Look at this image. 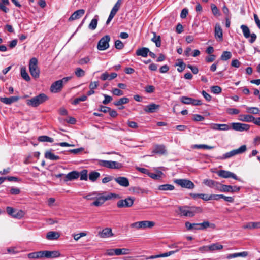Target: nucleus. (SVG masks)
<instances>
[{
    "mask_svg": "<svg viewBox=\"0 0 260 260\" xmlns=\"http://www.w3.org/2000/svg\"><path fill=\"white\" fill-rule=\"evenodd\" d=\"M202 212V209L198 207L179 206L176 212L180 216L192 217L197 213Z\"/></svg>",
    "mask_w": 260,
    "mask_h": 260,
    "instance_id": "1",
    "label": "nucleus"
},
{
    "mask_svg": "<svg viewBox=\"0 0 260 260\" xmlns=\"http://www.w3.org/2000/svg\"><path fill=\"white\" fill-rule=\"evenodd\" d=\"M48 99V96L44 93H41L35 97L26 100L27 105L36 107L43 104Z\"/></svg>",
    "mask_w": 260,
    "mask_h": 260,
    "instance_id": "2",
    "label": "nucleus"
},
{
    "mask_svg": "<svg viewBox=\"0 0 260 260\" xmlns=\"http://www.w3.org/2000/svg\"><path fill=\"white\" fill-rule=\"evenodd\" d=\"M113 198H119L120 197L118 194L113 193H110L107 196H103L100 193V195L98 196L97 198L95 199V201L91 204V205L96 207L101 206L106 201L111 200Z\"/></svg>",
    "mask_w": 260,
    "mask_h": 260,
    "instance_id": "3",
    "label": "nucleus"
},
{
    "mask_svg": "<svg viewBox=\"0 0 260 260\" xmlns=\"http://www.w3.org/2000/svg\"><path fill=\"white\" fill-rule=\"evenodd\" d=\"M29 70L31 75L34 78H38L40 76V70L38 66V60L36 58H31L29 62Z\"/></svg>",
    "mask_w": 260,
    "mask_h": 260,
    "instance_id": "4",
    "label": "nucleus"
},
{
    "mask_svg": "<svg viewBox=\"0 0 260 260\" xmlns=\"http://www.w3.org/2000/svg\"><path fill=\"white\" fill-rule=\"evenodd\" d=\"M155 223L151 221H142L134 222L131 224V227L137 229H145L146 228H151L155 225Z\"/></svg>",
    "mask_w": 260,
    "mask_h": 260,
    "instance_id": "5",
    "label": "nucleus"
},
{
    "mask_svg": "<svg viewBox=\"0 0 260 260\" xmlns=\"http://www.w3.org/2000/svg\"><path fill=\"white\" fill-rule=\"evenodd\" d=\"M110 41V37L108 35H106L103 37L99 41L97 45V48L99 50L103 51L105 50L109 47V42Z\"/></svg>",
    "mask_w": 260,
    "mask_h": 260,
    "instance_id": "6",
    "label": "nucleus"
},
{
    "mask_svg": "<svg viewBox=\"0 0 260 260\" xmlns=\"http://www.w3.org/2000/svg\"><path fill=\"white\" fill-rule=\"evenodd\" d=\"M7 213L12 217L17 219L22 218L25 215V213L22 210H17L11 207L6 208Z\"/></svg>",
    "mask_w": 260,
    "mask_h": 260,
    "instance_id": "7",
    "label": "nucleus"
},
{
    "mask_svg": "<svg viewBox=\"0 0 260 260\" xmlns=\"http://www.w3.org/2000/svg\"><path fill=\"white\" fill-rule=\"evenodd\" d=\"M174 182L176 183L177 185L182 187V188L191 189H193L195 187L194 183L190 180L187 179H176L175 180H174Z\"/></svg>",
    "mask_w": 260,
    "mask_h": 260,
    "instance_id": "8",
    "label": "nucleus"
},
{
    "mask_svg": "<svg viewBox=\"0 0 260 260\" xmlns=\"http://www.w3.org/2000/svg\"><path fill=\"white\" fill-rule=\"evenodd\" d=\"M135 201L134 198L129 197L124 200H120L117 203V206L118 208H129L132 207Z\"/></svg>",
    "mask_w": 260,
    "mask_h": 260,
    "instance_id": "9",
    "label": "nucleus"
},
{
    "mask_svg": "<svg viewBox=\"0 0 260 260\" xmlns=\"http://www.w3.org/2000/svg\"><path fill=\"white\" fill-rule=\"evenodd\" d=\"M241 28L242 30L243 35L245 38L248 39L250 37L249 42L250 43H253L256 39L257 36L254 33L250 34L249 28L245 25H242Z\"/></svg>",
    "mask_w": 260,
    "mask_h": 260,
    "instance_id": "10",
    "label": "nucleus"
},
{
    "mask_svg": "<svg viewBox=\"0 0 260 260\" xmlns=\"http://www.w3.org/2000/svg\"><path fill=\"white\" fill-rule=\"evenodd\" d=\"M232 128L236 131H247L250 128V125L245 123L233 122L231 123Z\"/></svg>",
    "mask_w": 260,
    "mask_h": 260,
    "instance_id": "11",
    "label": "nucleus"
},
{
    "mask_svg": "<svg viewBox=\"0 0 260 260\" xmlns=\"http://www.w3.org/2000/svg\"><path fill=\"white\" fill-rule=\"evenodd\" d=\"M246 150V147H239L238 149L233 150L230 152L226 153L220 159H226L230 158L237 154L242 153Z\"/></svg>",
    "mask_w": 260,
    "mask_h": 260,
    "instance_id": "12",
    "label": "nucleus"
},
{
    "mask_svg": "<svg viewBox=\"0 0 260 260\" xmlns=\"http://www.w3.org/2000/svg\"><path fill=\"white\" fill-rule=\"evenodd\" d=\"M160 108V105L151 103L145 106L144 110L146 113H152L157 112Z\"/></svg>",
    "mask_w": 260,
    "mask_h": 260,
    "instance_id": "13",
    "label": "nucleus"
},
{
    "mask_svg": "<svg viewBox=\"0 0 260 260\" xmlns=\"http://www.w3.org/2000/svg\"><path fill=\"white\" fill-rule=\"evenodd\" d=\"M218 175H219V176L224 178H232L237 180H239L236 174L228 171L222 170H220L218 172Z\"/></svg>",
    "mask_w": 260,
    "mask_h": 260,
    "instance_id": "14",
    "label": "nucleus"
},
{
    "mask_svg": "<svg viewBox=\"0 0 260 260\" xmlns=\"http://www.w3.org/2000/svg\"><path fill=\"white\" fill-rule=\"evenodd\" d=\"M85 10L79 9L75 11L68 19L69 21H72L80 18L85 13Z\"/></svg>",
    "mask_w": 260,
    "mask_h": 260,
    "instance_id": "15",
    "label": "nucleus"
},
{
    "mask_svg": "<svg viewBox=\"0 0 260 260\" xmlns=\"http://www.w3.org/2000/svg\"><path fill=\"white\" fill-rule=\"evenodd\" d=\"M215 37L219 41L223 40L222 29L219 23H216L215 26Z\"/></svg>",
    "mask_w": 260,
    "mask_h": 260,
    "instance_id": "16",
    "label": "nucleus"
},
{
    "mask_svg": "<svg viewBox=\"0 0 260 260\" xmlns=\"http://www.w3.org/2000/svg\"><path fill=\"white\" fill-rule=\"evenodd\" d=\"M114 180L120 186L128 187L129 185L128 179L125 177H118L114 178Z\"/></svg>",
    "mask_w": 260,
    "mask_h": 260,
    "instance_id": "17",
    "label": "nucleus"
},
{
    "mask_svg": "<svg viewBox=\"0 0 260 260\" xmlns=\"http://www.w3.org/2000/svg\"><path fill=\"white\" fill-rule=\"evenodd\" d=\"M80 176V174L78 172L76 171H73L70 173H69L68 174H67L65 176L64 181L65 182H67L68 181H71L74 179H76L78 178V177Z\"/></svg>",
    "mask_w": 260,
    "mask_h": 260,
    "instance_id": "18",
    "label": "nucleus"
},
{
    "mask_svg": "<svg viewBox=\"0 0 260 260\" xmlns=\"http://www.w3.org/2000/svg\"><path fill=\"white\" fill-rule=\"evenodd\" d=\"M62 87L61 83L58 80L52 84L50 87V91L53 93H57L61 91Z\"/></svg>",
    "mask_w": 260,
    "mask_h": 260,
    "instance_id": "19",
    "label": "nucleus"
},
{
    "mask_svg": "<svg viewBox=\"0 0 260 260\" xmlns=\"http://www.w3.org/2000/svg\"><path fill=\"white\" fill-rule=\"evenodd\" d=\"M19 99L18 96H11L9 98H0V101L7 105H11L13 103L17 102Z\"/></svg>",
    "mask_w": 260,
    "mask_h": 260,
    "instance_id": "20",
    "label": "nucleus"
},
{
    "mask_svg": "<svg viewBox=\"0 0 260 260\" xmlns=\"http://www.w3.org/2000/svg\"><path fill=\"white\" fill-rule=\"evenodd\" d=\"M149 52V49L146 47H142L138 48L136 51L137 56H142L143 57H146Z\"/></svg>",
    "mask_w": 260,
    "mask_h": 260,
    "instance_id": "21",
    "label": "nucleus"
},
{
    "mask_svg": "<svg viewBox=\"0 0 260 260\" xmlns=\"http://www.w3.org/2000/svg\"><path fill=\"white\" fill-rule=\"evenodd\" d=\"M117 76V74L115 73H112L109 74L107 72H105L101 75L100 79L103 81L106 80H111L115 78Z\"/></svg>",
    "mask_w": 260,
    "mask_h": 260,
    "instance_id": "22",
    "label": "nucleus"
},
{
    "mask_svg": "<svg viewBox=\"0 0 260 260\" xmlns=\"http://www.w3.org/2000/svg\"><path fill=\"white\" fill-rule=\"evenodd\" d=\"M99 235L101 238H108L113 235L112 229L109 228L103 229L101 232L99 233Z\"/></svg>",
    "mask_w": 260,
    "mask_h": 260,
    "instance_id": "23",
    "label": "nucleus"
},
{
    "mask_svg": "<svg viewBox=\"0 0 260 260\" xmlns=\"http://www.w3.org/2000/svg\"><path fill=\"white\" fill-rule=\"evenodd\" d=\"M198 230H203L209 227H210L212 229H215L216 225L214 223H210L208 221H205L202 223H198Z\"/></svg>",
    "mask_w": 260,
    "mask_h": 260,
    "instance_id": "24",
    "label": "nucleus"
},
{
    "mask_svg": "<svg viewBox=\"0 0 260 260\" xmlns=\"http://www.w3.org/2000/svg\"><path fill=\"white\" fill-rule=\"evenodd\" d=\"M60 236V234L57 232L50 231L47 233L46 238L49 240L57 239Z\"/></svg>",
    "mask_w": 260,
    "mask_h": 260,
    "instance_id": "25",
    "label": "nucleus"
},
{
    "mask_svg": "<svg viewBox=\"0 0 260 260\" xmlns=\"http://www.w3.org/2000/svg\"><path fill=\"white\" fill-rule=\"evenodd\" d=\"M243 229H259L260 228V222H251L243 226Z\"/></svg>",
    "mask_w": 260,
    "mask_h": 260,
    "instance_id": "26",
    "label": "nucleus"
},
{
    "mask_svg": "<svg viewBox=\"0 0 260 260\" xmlns=\"http://www.w3.org/2000/svg\"><path fill=\"white\" fill-rule=\"evenodd\" d=\"M131 250L127 248L115 249L116 255H127L131 253Z\"/></svg>",
    "mask_w": 260,
    "mask_h": 260,
    "instance_id": "27",
    "label": "nucleus"
},
{
    "mask_svg": "<svg viewBox=\"0 0 260 260\" xmlns=\"http://www.w3.org/2000/svg\"><path fill=\"white\" fill-rule=\"evenodd\" d=\"M248 253L247 252L243 251L242 252L235 253H233V254H229L226 257L228 259H231V258H236L237 257H246L248 255Z\"/></svg>",
    "mask_w": 260,
    "mask_h": 260,
    "instance_id": "28",
    "label": "nucleus"
},
{
    "mask_svg": "<svg viewBox=\"0 0 260 260\" xmlns=\"http://www.w3.org/2000/svg\"><path fill=\"white\" fill-rule=\"evenodd\" d=\"M20 74L22 78L26 81L29 82L30 80V77L26 72L25 67H22L20 69Z\"/></svg>",
    "mask_w": 260,
    "mask_h": 260,
    "instance_id": "29",
    "label": "nucleus"
},
{
    "mask_svg": "<svg viewBox=\"0 0 260 260\" xmlns=\"http://www.w3.org/2000/svg\"><path fill=\"white\" fill-rule=\"evenodd\" d=\"M239 120L242 121L250 122L254 120V117L250 115H240Z\"/></svg>",
    "mask_w": 260,
    "mask_h": 260,
    "instance_id": "30",
    "label": "nucleus"
},
{
    "mask_svg": "<svg viewBox=\"0 0 260 260\" xmlns=\"http://www.w3.org/2000/svg\"><path fill=\"white\" fill-rule=\"evenodd\" d=\"M45 157L51 160H57L60 159L58 156L55 155L50 151H47L45 153Z\"/></svg>",
    "mask_w": 260,
    "mask_h": 260,
    "instance_id": "31",
    "label": "nucleus"
},
{
    "mask_svg": "<svg viewBox=\"0 0 260 260\" xmlns=\"http://www.w3.org/2000/svg\"><path fill=\"white\" fill-rule=\"evenodd\" d=\"M129 102V100L128 98L126 97H123L119 99L118 100L115 101L113 102V104L115 106H121L123 104H125L128 103Z\"/></svg>",
    "mask_w": 260,
    "mask_h": 260,
    "instance_id": "32",
    "label": "nucleus"
},
{
    "mask_svg": "<svg viewBox=\"0 0 260 260\" xmlns=\"http://www.w3.org/2000/svg\"><path fill=\"white\" fill-rule=\"evenodd\" d=\"M152 152L159 156L166 155L167 153V150L165 149V147H155Z\"/></svg>",
    "mask_w": 260,
    "mask_h": 260,
    "instance_id": "33",
    "label": "nucleus"
},
{
    "mask_svg": "<svg viewBox=\"0 0 260 260\" xmlns=\"http://www.w3.org/2000/svg\"><path fill=\"white\" fill-rule=\"evenodd\" d=\"M174 186L171 184H163L158 186V189L161 191L173 190L174 189Z\"/></svg>",
    "mask_w": 260,
    "mask_h": 260,
    "instance_id": "34",
    "label": "nucleus"
},
{
    "mask_svg": "<svg viewBox=\"0 0 260 260\" xmlns=\"http://www.w3.org/2000/svg\"><path fill=\"white\" fill-rule=\"evenodd\" d=\"M9 0H2V2H0V10L7 13L9 10L6 6L9 5Z\"/></svg>",
    "mask_w": 260,
    "mask_h": 260,
    "instance_id": "35",
    "label": "nucleus"
},
{
    "mask_svg": "<svg viewBox=\"0 0 260 260\" xmlns=\"http://www.w3.org/2000/svg\"><path fill=\"white\" fill-rule=\"evenodd\" d=\"M98 22V16L95 15L94 18L92 19L88 26L89 29L91 30H94L97 26Z\"/></svg>",
    "mask_w": 260,
    "mask_h": 260,
    "instance_id": "36",
    "label": "nucleus"
},
{
    "mask_svg": "<svg viewBox=\"0 0 260 260\" xmlns=\"http://www.w3.org/2000/svg\"><path fill=\"white\" fill-rule=\"evenodd\" d=\"M100 176V174L96 171H91L89 174V179L92 182L95 181Z\"/></svg>",
    "mask_w": 260,
    "mask_h": 260,
    "instance_id": "37",
    "label": "nucleus"
},
{
    "mask_svg": "<svg viewBox=\"0 0 260 260\" xmlns=\"http://www.w3.org/2000/svg\"><path fill=\"white\" fill-rule=\"evenodd\" d=\"M190 196L193 199H196L197 198H201L202 199L205 200V201H208L209 199L208 196L206 194L204 193H200V194H196V193H190Z\"/></svg>",
    "mask_w": 260,
    "mask_h": 260,
    "instance_id": "38",
    "label": "nucleus"
},
{
    "mask_svg": "<svg viewBox=\"0 0 260 260\" xmlns=\"http://www.w3.org/2000/svg\"><path fill=\"white\" fill-rule=\"evenodd\" d=\"M154 36L151 41L155 43L156 46L159 47L161 46V39L160 36H157L155 32H153Z\"/></svg>",
    "mask_w": 260,
    "mask_h": 260,
    "instance_id": "39",
    "label": "nucleus"
},
{
    "mask_svg": "<svg viewBox=\"0 0 260 260\" xmlns=\"http://www.w3.org/2000/svg\"><path fill=\"white\" fill-rule=\"evenodd\" d=\"M60 253L58 251H48V258H53L59 257Z\"/></svg>",
    "mask_w": 260,
    "mask_h": 260,
    "instance_id": "40",
    "label": "nucleus"
},
{
    "mask_svg": "<svg viewBox=\"0 0 260 260\" xmlns=\"http://www.w3.org/2000/svg\"><path fill=\"white\" fill-rule=\"evenodd\" d=\"M185 227L187 230H198V223H191L187 221L185 222Z\"/></svg>",
    "mask_w": 260,
    "mask_h": 260,
    "instance_id": "41",
    "label": "nucleus"
},
{
    "mask_svg": "<svg viewBox=\"0 0 260 260\" xmlns=\"http://www.w3.org/2000/svg\"><path fill=\"white\" fill-rule=\"evenodd\" d=\"M209 251H214L221 250L223 248V246L219 243H215L209 245Z\"/></svg>",
    "mask_w": 260,
    "mask_h": 260,
    "instance_id": "42",
    "label": "nucleus"
},
{
    "mask_svg": "<svg viewBox=\"0 0 260 260\" xmlns=\"http://www.w3.org/2000/svg\"><path fill=\"white\" fill-rule=\"evenodd\" d=\"M232 57V54L230 51H224L220 56L222 60L226 61L230 59Z\"/></svg>",
    "mask_w": 260,
    "mask_h": 260,
    "instance_id": "43",
    "label": "nucleus"
},
{
    "mask_svg": "<svg viewBox=\"0 0 260 260\" xmlns=\"http://www.w3.org/2000/svg\"><path fill=\"white\" fill-rule=\"evenodd\" d=\"M100 193L98 192H93L83 197L84 199L88 200H95Z\"/></svg>",
    "mask_w": 260,
    "mask_h": 260,
    "instance_id": "44",
    "label": "nucleus"
},
{
    "mask_svg": "<svg viewBox=\"0 0 260 260\" xmlns=\"http://www.w3.org/2000/svg\"><path fill=\"white\" fill-rule=\"evenodd\" d=\"M38 141L40 142H53V139L47 136H41L38 137Z\"/></svg>",
    "mask_w": 260,
    "mask_h": 260,
    "instance_id": "45",
    "label": "nucleus"
},
{
    "mask_svg": "<svg viewBox=\"0 0 260 260\" xmlns=\"http://www.w3.org/2000/svg\"><path fill=\"white\" fill-rule=\"evenodd\" d=\"M75 74L78 77H81L85 75V72L81 68H77L75 71Z\"/></svg>",
    "mask_w": 260,
    "mask_h": 260,
    "instance_id": "46",
    "label": "nucleus"
},
{
    "mask_svg": "<svg viewBox=\"0 0 260 260\" xmlns=\"http://www.w3.org/2000/svg\"><path fill=\"white\" fill-rule=\"evenodd\" d=\"M211 91L214 94H218L221 92L222 89L219 86H213L211 87Z\"/></svg>",
    "mask_w": 260,
    "mask_h": 260,
    "instance_id": "47",
    "label": "nucleus"
},
{
    "mask_svg": "<svg viewBox=\"0 0 260 260\" xmlns=\"http://www.w3.org/2000/svg\"><path fill=\"white\" fill-rule=\"evenodd\" d=\"M80 175L81 180H87L88 179V171L87 170H83L79 173Z\"/></svg>",
    "mask_w": 260,
    "mask_h": 260,
    "instance_id": "48",
    "label": "nucleus"
},
{
    "mask_svg": "<svg viewBox=\"0 0 260 260\" xmlns=\"http://www.w3.org/2000/svg\"><path fill=\"white\" fill-rule=\"evenodd\" d=\"M89 61L90 58L88 56H86L79 59L77 62L80 65H84L88 63Z\"/></svg>",
    "mask_w": 260,
    "mask_h": 260,
    "instance_id": "49",
    "label": "nucleus"
},
{
    "mask_svg": "<svg viewBox=\"0 0 260 260\" xmlns=\"http://www.w3.org/2000/svg\"><path fill=\"white\" fill-rule=\"evenodd\" d=\"M211 8L212 10V13L214 16L220 15L219 10H218V9L215 4H212L211 5Z\"/></svg>",
    "mask_w": 260,
    "mask_h": 260,
    "instance_id": "50",
    "label": "nucleus"
},
{
    "mask_svg": "<svg viewBox=\"0 0 260 260\" xmlns=\"http://www.w3.org/2000/svg\"><path fill=\"white\" fill-rule=\"evenodd\" d=\"M115 47L118 50H121L124 48L123 43L119 40H117L115 41L114 43Z\"/></svg>",
    "mask_w": 260,
    "mask_h": 260,
    "instance_id": "51",
    "label": "nucleus"
},
{
    "mask_svg": "<svg viewBox=\"0 0 260 260\" xmlns=\"http://www.w3.org/2000/svg\"><path fill=\"white\" fill-rule=\"evenodd\" d=\"M191 98L187 97V96H182L180 98V101L182 103L185 104H191V102L192 101Z\"/></svg>",
    "mask_w": 260,
    "mask_h": 260,
    "instance_id": "52",
    "label": "nucleus"
},
{
    "mask_svg": "<svg viewBox=\"0 0 260 260\" xmlns=\"http://www.w3.org/2000/svg\"><path fill=\"white\" fill-rule=\"evenodd\" d=\"M247 112L251 114H256L259 112V110L256 107H248L247 108Z\"/></svg>",
    "mask_w": 260,
    "mask_h": 260,
    "instance_id": "53",
    "label": "nucleus"
},
{
    "mask_svg": "<svg viewBox=\"0 0 260 260\" xmlns=\"http://www.w3.org/2000/svg\"><path fill=\"white\" fill-rule=\"evenodd\" d=\"M162 174V172L159 171L158 174H155L153 173H148V176L151 178L154 179H158L161 177V175Z\"/></svg>",
    "mask_w": 260,
    "mask_h": 260,
    "instance_id": "54",
    "label": "nucleus"
},
{
    "mask_svg": "<svg viewBox=\"0 0 260 260\" xmlns=\"http://www.w3.org/2000/svg\"><path fill=\"white\" fill-rule=\"evenodd\" d=\"M119 163L114 161H109L108 168L117 169L118 168Z\"/></svg>",
    "mask_w": 260,
    "mask_h": 260,
    "instance_id": "55",
    "label": "nucleus"
},
{
    "mask_svg": "<svg viewBox=\"0 0 260 260\" xmlns=\"http://www.w3.org/2000/svg\"><path fill=\"white\" fill-rule=\"evenodd\" d=\"M87 97L86 95H83L80 97H79V98H77L76 99H75L74 101H73V104H75V105H76L77 104H78L81 101H85L87 100Z\"/></svg>",
    "mask_w": 260,
    "mask_h": 260,
    "instance_id": "56",
    "label": "nucleus"
},
{
    "mask_svg": "<svg viewBox=\"0 0 260 260\" xmlns=\"http://www.w3.org/2000/svg\"><path fill=\"white\" fill-rule=\"evenodd\" d=\"M132 191L135 194H142L145 192L144 189L139 187H134L132 188Z\"/></svg>",
    "mask_w": 260,
    "mask_h": 260,
    "instance_id": "57",
    "label": "nucleus"
},
{
    "mask_svg": "<svg viewBox=\"0 0 260 260\" xmlns=\"http://www.w3.org/2000/svg\"><path fill=\"white\" fill-rule=\"evenodd\" d=\"M27 256L30 259H38L40 258L39 256V252H34L32 253H30L27 255Z\"/></svg>",
    "mask_w": 260,
    "mask_h": 260,
    "instance_id": "58",
    "label": "nucleus"
},
{
    "mask_svg": "<svg viewBox=\"0 0 260 260\" xmlns=\"http://www.w3.org/2000/svg\"><path fill=\"white\" fill-rule=\"evenodd\" d=\"M176 66L179 67L177 69V71L179 72H182L185 68V64L182 60H180L178 63H176Z\"/></svg>",
    "mask_w": 260,
    "mask_h": 260,
    "instance_id": "59",
    "label": "nucleus"
},
{
    "mask_svg": "<svg viewBox=\"0 0 260 260\" xmlns=\"http://www.w3.org/2000/svg\"><path fill=\"white\" fill-rule=\"evenodd\" d=\"M232 188H233V186L222 184L221 191L231 192V191H232Z\"/></svg>",
    "mask_w": 260,
    "mask_h": 260,
    "instance_id": "60",
    "label": "nucleus"
},
{
    "mask_svg": "<svg viewBox=\"0 0 260 260\" xmlns=\"http://www.w3.org/2000/svg\"><path fill=\"white\" fill-rule=\"evenodd\" d=\"M226 112L230 115H236L239 113L240 111L238 109L235 108H228L226 109Z\"/></svg>",
    "mask_w": 260,
    "mask_h": 260,
    "instance_id": "61",
    "label": "nucleus"
},
{
    "mask_svg": "<svg viewBox=\"0 0 260 260\" xmlns=\"http://www.w3.org/2000/svg\"><path fill=\"white\" fill-rule=\"evenodd\" d=\"M103 96L105 98V99L103 101L102 103L104 105L108 104L112 100V98L107 94H103Z\"/></svg>",
    "mask_w": 260,
    "mask_h": 260,
    "instance_id": "62",
    "label": "nucleus"
},
{
    "mask_svg": "<svg viewBox=\"0 0 260 260\" xmlns=\"http://www.w3.org/2000/svg\"><path fill=\"white\" fill-rule=\"evenodd\" d=\"M203 182L206 185L210 187L213 188L215 181L211 179H205L204 180Z\"/></svg>",
    "mask_w": 260,
    "mask_h": 260,
    "instance_id": "63",
    "label": "nucleus"
},
{
    "mask_svg": "<svg viewBox=\"0 0 260 260\" xmlns=\"http://www.w3.org/2000/svg\"><path fill=\"white\" fill-rule=\"evenodd\" d=\"M112 93L117 96H121L123 94V92L118 88H114L112 90Z\"/></svg>",
    "mask_w": 260,
    "mask_h": 260,
    "instance_id": "64",
    "label": "nucleus"
}]
</instances>
